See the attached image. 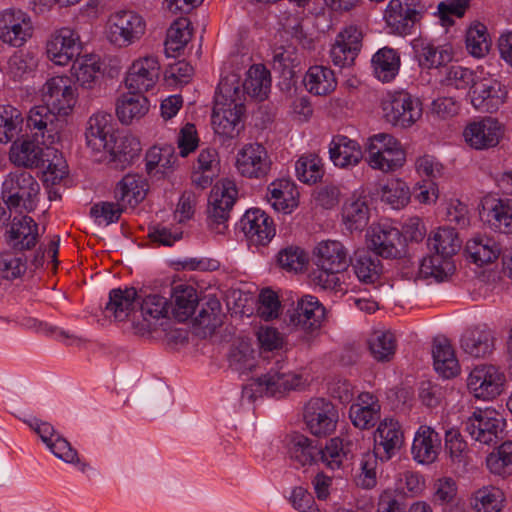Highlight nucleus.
I'll return each instance as SVG.
<instances>
[{
  "instance_id": "nucleus-1",
  "label": "nucleus",
  "mask_w": 512,
  "mask_h": 512,
  "mask_svg": "<svg viewBox=\"0 0 512 512\" xmlns=\"http://www.w3.org/2000/svg\"><path fill=\"white\" fill-rule=\"evenodd\" d=\"M245 112L243 92L236 75L221 78L215 96L211 116L214 132L225 138H234L242 128Z\"/></svg>"
},
{
  "instance_id": "nucleus-2",
  "label": "nucleus",
  "mask_w": 512,
  "mask_h": 512,
  "mask_svg": "<svg viewBox=\"0 0 512 512\" xmlns=\"http://www.w3.org/2000/svg\"><path fill=\"white\" fill-rule=\"evenodd\" d=\"M42 147L38 138L13 142L9 158L13 164L25 168L42 167L43 182L46 185H56L68 174L67 164L62 154L50 145Z\"/></svg>"
},
{
  "instance_id": "nucleus-3",
  "label": "nucleus",
  "mask_w": 512,
  "mask_h": 512,
  "mask_svg": "<svg viewBox=\"0 0 512 512\" xmlns=\"http://www.w3.org/2000/svg\"><path fill=\"white\" fill-rule=\"evenodd\" d=\"M314 263V283L326 290H337L341 285L339 274L350 263L348 250L340 241H321L314 249Z\"/></svg>"
},
{
  "instance_id": "nucleus-4",
  "label": "nucleus",
  "mask_w": 512,
  "mask_h": 512,
  "mask_svg": "<svg viewBox=\"0 0 512 512\" xmlns=\"http://www.w3.org/2000/svg\"><path fill=\"white\" fill-rule=\"evenodd\" d=\"M302 376L286 366L272 367L267 373L252 379L242 389V398L254 401L258 397L281 398L302 385Z\"/></svg>"
},
{
  "instance_id": "nucleus-5",
  "label": "nucleus",
  "mask_w": 512,
  "mask_h": 512,
  "mask_svg": "<svg viewBox=\"0 0 512 512\" xmlns=\"http://www.w3.org/2000/svg\"><path fill=\"white\" fill-rule=\"evenodd\" d=\"M368 165L383 173L394 172L406 162L401 143L391 134L378 133L370 136L365 145Z\"/></svg>"
},
{
  "instance_id": "nucleus-6",
  "label": "nucleus",
  "mask_w": 512,
  "mask_h": 512,
  "mask_svg": "<svg viewBox=\"0 0 512 512\" xmlns=\"http://www.w3.org/2000/svg\"><path fill=\"white\" fill-rule=\"evenodd\" d=\"M40 186L27 171L10 172L2 183L1 195L8 208H24L30 212L36 206Z\"/></svg>"
},
{
  "instance_id": "nucleus-7",
  "label": "nucleus",
  "mask_w": 512,
  "mask_h": 512,
  "mask_svg": "<svg viewBox=\"0 0 512 512\" xmlns=\"http://www.w3.org/2000/svg\"><path fill=\"white\" fill-rule=\"evenodd\" d=\"M146 30L144 18L132 10H118L110 14L105 25L107 40L120 48L139 41Z\"/></svg>"
},
{
  "instance_id": "nucleus-8",
  "label": "nucleus",
  "mask_w": 512,
  "mask_h": 512,
  "mask_svg": "<svg viewBox=\"0 0 512 512\" xmlns=\"http://www.w3.org/2000/svg\"><path fill=\"white\" fill-rule=\"evenodd\" d=\"M238 195L236 185L231 180H223L211 190L207 208V226L210 232L224 235L228 230L230 211Z\"/></svg>"
},
{
  "instance_id": "nucleus-9",
  "label": "nucleus",
  "mask_w": 512,
  "mask_h": 512,
  "mask_svg": "<svg viewBox=\"0 0 512 512\" xmlns=\"http://www.w3.org/2000/svg\"><path fill=\"white\" fill-rule=\"evenodd\" d=\"M326 316V309L317 297L303 295L288 311V325L304 333L307 341L318 335Z\"/></svg>"
},
{
  "instance_id": "nucleus-10",
  "label": "nucleus",
  "mask_w": 512,
  "mask_h": 512,
  "mask_svg": "<svg viewBox=\"0 0 512 512\" xmlns=\"http://www.w3.org/2000/svg\"><path fill=\"white\" fill-rule=\"evenodd\" d=\"M385 120L393 126L407 128L422 116L419 99L405 91H396L388 95L382 102Z\"/></svg>"
},
{
  "instance_id": "nucleus-11",
  "label": "nucleus",
  "mask_w": 512,
  "mask_h": 512,
  "mask_svg": "<svg viewBox=\"0 0 512 512\" xmlns=\"http://www.w3.org/2000/svg\"><path fill=\"white\" fill-rule=\"evenodd\" d=\"M505 419L494 409H476L465 423L470 436L485 445L496 444L503 439Z\"/></svg>"
},
{
  "instance_id": "nucleus-12",
  "label": "nucleus",
  "mask_w": 512,
  "mask_h": 512,
  "mask_svg": "<svg viewBox=\"0 0 512 512\" xmlns=\"http://www.w3.org/2000/svg\"><path fill=\"white\" fill-rule=\"evenodd\" d=\"M42 100L58 115L67 116L77 102L76 88L66 75L49 78L43 85Z\"/></svg>"
},
{
  "instance_id": "nucleus-13",
  "label": "nucleus",
  "mask_w": 512,
  "mask_h": 512,
  "mask_svg": "<svg viewBox=\"0 0 512 512\" xmlns=\"http://www.w3.org/2000/svg\"><path fill=\"white\" fill-rule=\"evenodd\" d=\"M339 414L333 403L325 398H312L304 407V421L311 434L324 437L334 432Z\"/></svg>"
},
{
  "instance_id": "nucleus-14",
  "label": "nucleus",
  "mask_w": 512,
  "mask_h": 512,
  "mask_svg": "<svg viewBox=\"0 0 512 512\" xmlns=\"http://www.w3.org/2000/svg\"><path fill=\"white\" fill-rule=\"evenodd\" d=\"M505 375L494 365L476 366L467 378L469 391L478 399L491 400L499 396L504 388Z\"/></svg>"
},
{
  "instance_id": "nucleus-15",
  "label": "nucleus",
  "mask_w": 512,
  "mask_h": 512,
  "mask_svg": "<svg viewBox=\"0 0 512 512\" xmlns=\"http://www.w3.org/2000/svg\"><path fill=\"white\" fill-rule=\"evenodd\" d=\"M160 63L157 56L146 55L135 59L129 66L125 76V86L130 92L152 90L160 77Z\"/></svg>"
},
{
  "instance_id": "nucleus-16",
  "label": "nucleus",
  "mask_w": 512,
  "mask_h": 512,
  "mask_svg": "<svg viewBox=\"0 0 512 512\" xmlns=\"http://www.w3.org/2000/svg\"><path fill=\"white\" fill-rule=\"evenodd\" d=\"M81 50L79 34L69 27L56 30L46 43L48 59L58 66L68 65L80 55Z\"/></svg>"
},
{
  "instance_id": "nucleus-17",
  "label": "nucleus",
  "mask_w": 512,
  "mask_h": 512,
  "mask_svg": "<svg viewBox=\"0 0 512 512\" xmlns=\"http://www.w3.org/2000/svg\"><path fill=\"white\" fill-rule=\"evenodd\" d=\"M423 6L419 0H390L384 19L393 33L409 34L421 17Z\"/></svg>"
},
{
  "instance_id": "nucleus-18",
  "label": "nucleus",
  "mask_w": 512,
  "mask_h": 512,
  "mask_svg": "<svg viewBox=\"0 0 512 512\" xmlns=\"http://www.w3.org/2000/svg\"><path fill=\"white\" fill-rule=\"evenodd\" d=\"M272 161L266 148L259 143L244 145L236 156V169L243 177L263 179L271 170Z\"/></svg>"
},
{
  "instance_id": "nucleus-19",
  "label": "nucleus",
  "mask_w": 512,
  "mask_h": 512,
  "mask_svg": "<svg viewBox=\"0 0 512 512\" xmlns=\"http://www.w3.org/2000/svg\"><path fill=\"white\" fill-rule=\"evenodd\" d=\"M507 96L506 86L493 77L478 79L471 87V103L483 112L497 111L506 102Z\"/></svg>"
},
{
  "instance_id": "nucleus-20",
  "label": "nucleus",
  "mask_w": 512,
  "mask_h": 512,
  "mask_svg": "<svg viewBox=\"0 0 512 512\" xmlns=\"http://www.w3.org/2000/svg\"><path fill=\"white\" fill-rule=\"evenodd\" d=\"M30 17L21 10L7 9L0 13V40L13 47L23 46L32 36Z\"/></svg>"
},
{
  "instance_id": "nucleus-21",
  "label": "nucleus",
  "mask_w": 512,
  "mask_h": 512,
  "mask_svg": "<svg viewBox=\"0 0 512 512\" xmlns=\"http://www.w3.org/2000/svg\"><path fill=\"white\" fill-rule=\"evenodd\" d=\"M363 34L355 25L344 27L335 37L330 49V58L340 68L351 66L362 47Z\"/></svg>"
},
{
  "instance_id": "nucleus-22",
  "label": "nucleus",
  "mask_w": 512,
  "mask_h": 512,
  "mask_svg": "<svg viewBox=\"0 0 512 512\" xmlns=\"http://www.w3.org/2000/svg\"><path fill=\"white\" fill-rule=\"evenodd\" d=\"M403 442L404 434L399 422L384 418L374 433V456L388 461L401 449Z\"/></svg>"
},
{
  "instance_id": "nucleus-23",
  "label": "nucleus",
  "mask_w": 512,
  "mask_h": 512,
  "mask_svg": "<svg viewBox=\"0 0 512 512\" xmlns=\"http://www.w3.org/2000/svg\"><path fill=\"white\" fill-rule=\"evenodd\" d=\"M368 247L383 258H396L400 254L398 247L402 243L399 229L382 222L373 224L367 232Z\"/></svg>"
},
{
  "instance_id": "nucleus-24",
  "label": "nucleus",
  "mask_w": 512,
  "mask_h": 512,
  "mask_svg": "<svg viewBox=\"0 0 512 512\" xmlns=\"http://www.w3.org/2000/svg\"><path fill=\"white\" fill-rule=\"evenodd\" d=\"M240 228L247 240L254 245H266L275 236V226L271 217L259 208L245 212L240 219Z\"/></svg>"
},
{
  "instance_id": "nucleus-25",
  "label": "nucleus",
  "mask_w": 512,
  "mask_h": 512,
  "mask_svg": "<svg viewBox=\"0 0 512 512\" xmlns=\"http://www.w3.org/2000/svg\"><path fill=\"white\" fill-rule=\"evenodd\" d=\"M480 217L492 230L512 233V198L484 199Z\"/></svg>"
},
{
  "instance_id": "nucleus-26",
  "label": "nucleus",
  "mask_w": 512,
  "mask_h": 512,
  "mask_svg": "<svg viewBox=\"0 0 512 512\" xmlns=\"http://www.w3.org/2000/svg\"><path fill=\"white\" fill-rule=\"evenodd\" d=\"M501 135L499 122L490 117L468 124L463 132L465 141L475 149L496 146Z\"/></svg>"
},
{
  "instance_id": "nucleus-27",
  "label": "nucleus",
  "mask_w": 512,
  "mask_h": 512,
  "mask_svg": "<svg viewBox=\"0 0 512 512\" xmlns=\"http://www.w3.org/2000/svg\"><path fill=\"white\" fill-rule=\"evenodd\" d=\"M56 115L58 114L45 103L31 108L29 111L27 126L33 132L34 138H42V145H52L58 138L54 125Z\"/></svg>"
},
{
  "instance_id": "nucleus-28",
  "label": "nucleus",
  "mask_w": 512,
  "mask_h": 512,
  "mask_svg": "<svg viewBox=\"0 0 512 512\" xmlns=\"http://www.w3.org/2000/svg\"><path fill=\"white\" fill-rule=\"evenodd\" d=\"M138 301L140 312L145 322V330L155 329L159 320L167 318L170 311V301L159 292H147L140 290L138 292Z\"/></svg>"
},
{
  "instance_id": "nucleus-29",
  "label": "nucleus",
  "mask_w": 512,
  "mask_h": 512,
  "mask_svg": "<svg viewBox=\"0 0 512 512\" xmlns=\"http://www.w3.org/2000/svg\"><path fill=\"white\" fill-rule=\"evenodd\" d=\"M440 447L439 434L431 427L422 425L415 433L411 452L418 463L430 464L437 459Z\"/></svg>"
},
{
  "instance_id": "nucleus-30",
  "label": "nucleus",
  "mask_w": 512,
  "mask_h": 512,
  "mask_svg": "<svg viewBox=\"0 0 512 512\" xmlns=\"http://www.w3.org/2000/svg\"><path fill=\"white\" fill-rule=\"evenodd\" d=\"M113 117L109 113L98 112L93 114L87 123L85 132L87 145L96 152L109 147L113 138Z\"/></svg>"
},
{
  "instance_id": "nucleus-31",
  "label": "nucleus",
  "mask_w": 512,
  "mask_h": 512,
  "mask_svg": "<svg viewBox=\"0 0 512 512\" xmlns=\"http://www.w3.org/2000/svg\"><path fill=\"white\" fill-rule=\"evenodd\" d=\"M220 160L215 148L202 149L193 165L191 180L194 186L206 189L213 183L219 173Z\"/></svg>"
},
{
  "instance_id": "nucleus-32",
  "label": "nucleus",
  "mask_w": 512,
  "mask_h": 512,
  "mask_svg": "<svg viewBox=\"0 0 512 512\" xmlns=\"http://www.w3.org/2000/svg\"><path fill=\"white\" fill-rule=\"evenodd\" d=\"M38 237V224L29 216L14 217L7 231L8 244L21 251L32 249Z\"/></svg>"
},
{
  "instance_id": "nucleus-33",
  "label": "nucleus",
  "mask_w": 512,
  "mask_h": 512,
  "mask_svg": "<svg viewBox=\"0 0 512 512\" xmlns=\"http://www.w3.org/2000/svg\"><path fill=\"white\" fill-rule=\"evenodd\" d=\"M413 49L419 65L425 69L445 66L453 59V50L450 45H435L420 39L414 42Z\"/></svg>"
},
{
  "instance_id": "nucleus-34",
  "label": "nucleus",
  "mask_w": 512,
  "mask_h": 512,
  "mask_svg": "<svg viewBox=\"0 0 512 512\" xmlns=\"http://www.w3.org/2000/svg\"><path fill=\"white\" fill-rule=\"evenodd\" d=\"M267 198L275 211L292 213L298 206L299 192L296 185L288 179H278L268 186Z\"/></svg>"
},
{
  "instance_id": "nucleus-35",
  "label": "nucleus",
  "mask_w": 512,
  "mask_h": 512,
  "mask_svg": "<svg viewBox=\"0 0 512 512\" xmlns=\"http://www.w3.org/2000/svg\"><path fill=\"white\" fill-rule=\"evenodd\" d=\"M139 141L131 135H123L112 138L109 147L103 151L109 152V163L115 169L124 170L138 157L140 152Z\"/></svg>"
},
{
  "instance_id": "nucleus-36",
  "label": "nucleus",
  "mask_w": 512,
  "mask_h": 512,
  "mask_svg": "<svg viewBox=\"0 0 512 512\" xmlns=\"http://www.w3.org/2000/svg\"><path fill=\"white\" fill-rule=\"evenodd\" d=\"M380 404L375 396L369 392L358 396V403L352 404L349 417L353 425L360 429L373 427L380 418Z\"/></svg>"
},
{
  "instance_id": "nucleus-37",
  "label": "nucleus",
  "mask_w": 512,
  "mask_h": 512,
  "mask_svg": "<svg viewBox=\"0 0 512 512\" xmlns=\"http://www.w3.org/2000/svg\"><path fill=\"white\" fill-rule=\"evenodd\" d=\"M329 155L334 165L340 168L355 166L363 157L360 145L343 135L333 137L329 146Z\"/></svg>"
},
{
  "instance_id": "nucleus-38",
  "label": "nucleus",
  "mask_w": 512,
  "mask_h": 512,
  "mask_svg": "<svg viewBox=\"0 0 512 512\" xmlns=\"http://www.w3.org/2000/svg\"><path fill=\"white\" fill-rule=\"evenodd\" d=\"M149 111L148 98L139 92L123 93L116 102V115L122 124L128 125L138 120Z\"/></svg>"
},
{
  "instance_id": "nucleus-39",
  "label": "nucleus",
  "mask_w": 512,
  "mask_h": 512,
  "mask_svg": "<svg viewBox=\"0 0 512 512\" xmlns=\"http://www.w3.org/2000/svg\"><path fill=\"white\" fill-rule=\"evenodd\" d=\"M146 183L137 174H126L114 189V198L126 208L137 206L146 196Z\"/></svg>"
},
{
  "instance_id": "nucleus-40",
  "label": "nucleus",
  "mask_w": 512,
  "mask_h": 512,
  "mask_svg": "<svg viewBox=\"0 0 512 512\" xmlns=\"http://www.w3.org/2000/svg\"><path fill=\"white\" fill-rule=\"evenodd\" d=\"M462 350L475 358L485 357L494 349V336L489 329L467 330L461 337Z\"/></svg>"
},
{
  "instance_id": "nucleus-41",
  "label": "nucleus",
  "mask_w": 512,
  "mask_h": 512,
  "mask_svg": "<svg viewBox=\"0 0 512 512\" xmlns=\"http://www.w3.org/2000/svg\"><path fill=\"white\" fill-rule=\"evenodd\" d=\"M399 53L389 47L379 49L371 59V65L375 77L383 83L391 82L400 69Z\"/></svg>"
},
{
  "instance_id": "nucleus-42",
  "label": "nucleus",
  "mask_w": 512,
  "mask_h": 512,
  "mask_svg": "<svg viewBox=\"0 0 512 512\" xmlns=\"http://www.w3.org/2000/svg\"><path fill=\"white\" fill-rule=\"evenodd\" d=\"M434 368L444 378H452L460 372L458 360L450 342L443 338L435 340L432 349Z\"/></svg>"
},
{
  "instance_id": "nucleus-43",
  "label": "nucleus",
  "mask_w": 512,
  "mask_h": 512,
  "mask_svg": "<svg viewBox=\"0 0 512 512\" xmlns=\"http://www.w3.org/2000/svg\"><path fill=\"white\" fill-rule=\"evenodd\" d=\"M271 87L270 72L263 65H253L249 68L245 81L240 88L245 94L259 101L267 98Z\"/></svg>"
},
{
  "instance_id": "nucleus-44",
  "label": "nucleus",
  "mask_w": 512,
  "mask_h": 512,
  "mask_svg": "<svg viewBox=\"0 0 512 512\" xmlns=\"http://www.w3.org/2000/svg\"><path fill=\"white\" fill-rule=\"evenodd\" d=\"M304 84L310 93L322 96L334 91L337 81L330 68L316 65L308 69L304 77Z\"/></svg>"
},
{
  "instance_id": "nucleus-45",
  "label": "nucleus",
  "mask_w": 512,
  "mask_h": 512,
  "mask_svg": "<svg viewBox=\"0 0 512 512\" xmlns=\"http://www.w3.org/2000/svg\"><path fill=\"white\" fill-rule=\"evenodd\" d=\"M342 221L349 231L364 229L369 221V207L364 198L352 196L342 208Z\"/></svg>"
},
{
  "instance_id": "nucleus-46",
  "label": "nucleus",
  "mask_w": 512,
  "mask_h": 512,
  "mask_svg": "<svg viewBox=\"0 0 512 512\" xmlns=\"http://www.w3.org/2000/svg\"><path fill=\"white\" fill-rule=\"evenodd\" d=\"M287 449L290 459L300 466L318 464V448L303 434L290 435L287 439Z\"/></svg>"
},
{
  "instance_id": "nucleus-47",
  "label": "nucleus",
  "mask_w": 512,
  "mask_h": 512,
  "mask_svg": "<svg viewBox=\"0 0 512 512\" xmlns=\"http://www.w3.org/2000/svg\"><path fill=\"white\" fill-rule=\"evenodd\" d=\"M136 300L138 301V292L134 287L112 289L109 292V301L105 309L116 320L123 321L133 310Z\"/></svg>"
},
{
  "instance_id": "nucleus-48",
  "label": "nucleus",
  "mask_w": 512,
  "mask_h": 512,
  "mask_svg": "<svg viewBox=\"0 0 512 512\" xmlns=\"http://www.w3.org/2000/svg\"><path fill=\"white\" fill-rule=\"evenodd\" d=\"M466 252L477 265H483L496 260L500 254V246L490 237L477 236L466 243Z\"/></svg>"
},
{
  "instance_id": "nucleus-49",
  "label": "nucleus",
  "mask_w": 512,
  "mask_h": 512,
  "mask_svg": "<svg viewBox=\"0 0 512 512\" xmlns=\"http://www.w3.org/2000/svg\"><path fill=\"white\" fill-rule=\"evenodd\" d=\"M352 267L359 281L366 284L378 281L383 271L379 256L369 251L358 253Z\"/></svg>"
},
{
  "instance_id": "nucleus-50",
  "label": "nucleus",
  "mask_w": 512,
  "mask_h": 512,
  "mask_svg": "<svg viewBox=\"0 0 512 512\" xmlns=\"http://www.w3.org/2000/svg\"><path fill=\"white\" fill-rule=\"evenodd\" d=\"M486 467L491 474L501 478L512 475V440L502 442L487 455Z\"/></svg>"
},
{
  "instance_id": "nucleus-51",
  "label": "nucleus",
  "mask_w": 512,
  "mask_h": 512,
  "mask_svg": "<svg viewBox=\"0 0 512 512\" xmlns=\"http://www.w3.org/2000/svg\"><path fill=\"white\" fill-rule=\"evenodd\" d=\"M23 122V114L18 108L12 105L0 106V143L6 144L18 137Z\"/></svg>"
},
{
  "instance_id": "nucleus-52",
  "label": "nucleus",
  "mask_w": 512,
  "mask_h": 512,
  "mask_svg": "<svg viewBox=\"0 0 512 512\" xmlns=\"http://www.w3.org/2000/svg\"><path fill=\"white\" fill-rule=\"evenodd\" d=\"M428 246L436 254L449 259L461 247V241L453 228L443 227L437 229L428 239Z\"/></svg>"
},
{
  "instance_id": "nucleus-53",
  "label": "nucleus",
  "mask_w": 512,
  "mask_h": 512,
  "mask_svg": "<svg viewBox=\"0 0 512 512\" xmlns=\"http://www.w3.org/2000/svg\"><path fill=\"white\" fill-rule=\"evenodd\" d=\"M100 69L101 64L95 55H84L74 61L71 72L83 88L91 89L98 79Z\"/></svg>"
},
{
  "instance_id": "nucleus-54",
  "label": "nucleus",
  "mask_w": 512,
  "mask_h": 512,
  "mask_svg": "<svg viewBox=\"0 0 512 512\" xmlns=\"http://www.w3.org/2000/svg\"><path fill=\"white\" fill-rule=\"evenodd\" d=\"M504 501V492L492 485L479 488L472 497V505L477 512H500Z\"/></svg>"
},
{
  "instance_id": "nucleus-55",
  "label": "nucleus",
  "mask_w": 512,
  "mask_h": 512,
  "mask_svg": "<svg viewBox=\"0 0 512 512\" xmlns=\"http://www.w3.org/2000/svg\"><path fill=\"white\" fill-rule=\"evenodd\" d=\"M174 148L171 145L153 146L145 156L147 173L165 175L175 162Z\"/></svg>"
},
{
  "instance_id": "nucleus-56",
  "label": "nucleus",
  "mask_w": 512,
  "mask_h": 512,
  "mask_svg": "<svg viewBox=\"0 0 512 512\" xmlns=\"http://www.w3.org/2000/svg\"><path fill=\"white\" fill-rule=\"evenodd\" d=\"M297 179L304 184H315L324 174L322 159L314 154H304L295 163Z\"/></svg>"
},
{
  "instance_id": "nucleus-57",
  "label": "nucleus",
  "mask_w": 512,
  "mask_h": 512,
  "mask_svg": "<svg viewBox=\"0 0 512 512\" xmlns=\"http://www.w3.org/2000/svg\"><path fill=\"white\" fill-rule=\"evenodd\" d=\"M380 196L381 200L393 209H401L409 203L411 193L403 180L391 179L381 187Z\"/></svg>"
},
{
  "instance_id": "nucleus-58",
  "label": "nucleus",
  "mask_w": 512,
  "mask_h": 512,
  "mask_svg": "<svg viewBox=\"0 0 512 512\" xmlns=\"http://www.w3.org/2000/svg\"><path fill=\"white\" fill-rule=\"evenodd\" d=\"M192 37L191 22L187 18L175 20L167 31L165 49L167 52H180Z\"/></svg>"
},
{
  "instance_id": "nucleus-59",
  "label": "nucleus",
  "mask_w": 512,
  "mask_h": 512,
  "mask_svg": "<svg viewBox=\"0 0 512 512\" xmlns=\"http://www.w3.org/2000/svg\"><path fill=\"white\" fill-rule=\"evenodd\" d=\"M490 46L491 40L487 27L480 22L473 23L466 33V48L468 52L476 58H482L488 54Z\"/></svg>"
},
{
  "instance_id": "nucleus-60",
  "label": "nucleus",
  "mask_w": 512,
  "mask_h": 512,
  "mask_svg": "<svg viewBox=\"0 0 512 512\" xmlns=\"http://www.w3.org/2000/svg\"><path fill=\"white\" fill-rule=\"evenodd\" d=\"M173 298L175 302V313L179 321H185L194 314L198 296L196 290L187 285H179L174 288Z\"/></svg>"
},
{
  "instance_id": "nucleus-61",
  "label": "nucleus",
  "mask_w": 512,
  "mask_h": 512,
  "mask_svg": "<svg viewBox=\"0 0 512 512\" xmlns=\"http://www.w3.org/2000/svg\"><path fill=\"white\" fill-rule=\"evenodd\" d=\"M369 349L377 361H390L395 354L396 340L390 331H376L369 339Z\"/></svg>"
},
{
  "instance_id": "nucleus-62",
  "label": "nucleus",
  "mask_w": 512,
  "mask_h": 512,
  "mask_svg": "<svg viewBox=\"0 0 512 512\" xmlns=\"http://www.w3.org/2000/svg\"><path fill=\"white\" fill-rule=\"evenodd\" d=\"M345 457L343 440L339 437L330 439L325 447L317 449L318 463L323 464L330 470H337L342 467Z\"/></svg>"
},
{
  "instance_id": "nucleus-63",
  "label": "nucleus",
  "mask_w": 512,
  "mask_h": 512,
  "mask_svg": "<svg viewBox=\"0 0 512 512\" xmlns=\"http://www.w3.org/2000/svg\"><path fill=\"white\" fill-rule=\"evenodd\" d=\"M451 269L452 264L449 259L435 254L421 260L418 276L423 279L434 278L436 281H442Z\"/></svg>"
},
{
  "instance_id": "nucleus-64",
  "label": "nucleus",
  "mask_w": 512,
  "mask_h": 512,
  "mask_svg": "<svg viewBox=\"0 0 512 512\" xmlns=\"http://www.w3.org/2000/svg\"><path fill=\"white\" fill-rule=\"evenodd\" d=\"M408 507V498L404 492L386 489L379 495L376 512H407Z\"/></svg>"
}]
</instances>
